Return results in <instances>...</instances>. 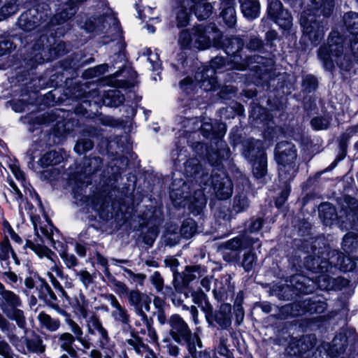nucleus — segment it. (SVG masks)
I'll return each instance as SVG.
<instances>
[{"mask_svg":"<svg viewBox=\"0 0 358 358\" xmlns=\"http://www.w3.org/2000/svg\"><path fill=\"white\" fill-rule=\"evenodd\" d=\"M18 9L16 0H11L1 8V13L4 16H10L15 14Z\"/></svg>","mask_w":358,"mask_h":358,"instance_id":"nucleus-53","label":"nucleus"},{"mask_svg":"<svg viewBox=\"0 0 358 358\" xmlns=\"http://www.w3.org/2000/svg\"><path fill=\"white\" fill-rule=\"evenodd\" d=\"M76 310L79 313L80 315L84 318L88 316V303L85 299L84 296L80 295V299H76L74 306Z\"/></svg>","mask_w":358,"mask_h":358,"instance_id":"nucleus-46","label":"nucleus"},{"mask_svg":"<svg viewBox=\"0 0 358 358\" xmlns=\"http://www.w3.org/2000/svg\"><path fill=\"white\" fill-rule=\"evenodd\" d=\"M194 48L204 50L210 47L212 41L220 37V31L215 24L207 26L199 25L192 29Z\"/></svg>","mask_w":358,"mask_h":358,"instance_id":"nucleus-9","label":"nucleus"},{"mask_svg":"<svg viewBox=\"0 0 358 358\" xmlns=\"http://www.w3.org/2000/svg\"><path fill=\"white\" fill-rule=\"evenodd\" d=\"M222 329H227L231 324V306L229 303H223L219 310L213 314V317Z\"/></svg>","mask_w":358,"mask_h":358,"instance_id":"nucleus-20","label":"nucleus"},{"mask_svg":"<svg viewBox=\"0 0 358 358\" xmlns=\"http://www.w3.org/2000/svg\"><path fill=\"white\" fill-rule=\"evenodd\" d=\"M38 319L41 326L50 331H55L60 327V321L59 320L53 319L43 312L38 314Z\"/></svg>","mask_w":358,"mask_h":358,"instance_id":"nucleus-29","label":"nucleus"},{"mask_svg":"<svg viewBox=\"0 0 358 358\" xmlns=\"http://www.w3.org/2000/svg\"><path fill=\"white\" fill-rule=\"evenodd\" d=\"M346 205H343L342 208L337 214L335 208L330 203H324L319 207L320 217L323 220L325 224H331V222L337 218L342 219L345 215L346 220H354L358 216V201L351 199L349 204V199H345Z\"/></svg>","mask_w":358,"mask_h":358,"instance_id":"nucleus-8","label":"nucleus"},{"mask_svg":"<svg viewBox=\"0 0 358 358\" xmlns=\"http://www.w3.org/2000/svg\"><path fill=\"white\" fill-rule=\"evenodd\" d=\"M324 250L326 252L325 257L323 256L324 252H320L318 251L317 256L314 257L310 256L306 259V266L308 269L315 273L322 272L324 268L327 271L329 270V265L331 267L334 265L340 270L346 272L352 270L355 267V262L358 260V259H354L351 255L345 257L343 253L337 250L329 251L327 248ZM315 255H316L315 252Z\"/></svg>","mask_w":358,"mask_h":358,"instance_id":"nucleus-5","label":"nucleus"},{"mask_svg":"<svg viewBox=\"0 0 358 358\" xmlns=\"http://www.w3.org/2000/svg\"><path fill=\"white\" fill-rule=\"evenodd\" d=\"M250 206L249 201L245 194H241L234 199L233 210L236 213L245 210Z\"/></svg>","mask_w":358,"mask_h":358,"instance_id":"nucleus-38","label":"nucleus"},{"mask_svg":"<svg viewBox=\"0 0 358 358\" xmlns=\"http://www.w3.org/2000/svg\"><path fill=\"white\" fill-rule=\"evenodd\" d=\"M76 275L85 287H87L93 282V277L87 271H76Z\"/></svg>","mask_w":358,"mask_h":358,"instance_id":"nucleus-55","label":"nucleus"},{"mask_svg":"<svg viewBox=\"0 0 358 358\" xmlns=\"http://www.w3.org/2000/svg\"><path fill=\"white\" fill-rule=\"evenodd\" d=\"M180 5L177 8L176 20L179 27H185L189 24L193 0H178Z\"/></svg>","mask_w":358,"mask_h":358,"instance_id":"nucleus-19","label":"nucleus"},{"mask_svg":"<svg viewBox=\"0 0 358 358\" xmlns=\"http://www.w3.org/2000/svg\"><path fill=\"white\" fill-rule=\"evenodd\" d=\"M324 69L331 71L336 64L341 69L348 70L351 64L350 57L343 52L342 38L336 32L331 33L327 45H322L317 52Z\"/></svg>","mask_w":358,"mask_h":358,"instance_id":"nucleus-4","label":"nucleus"},{"mask_svg":"<svg viewBox=\"0 0 358 358\" xmlns=\"http://www.w3.org/2000/svg\"><path fill=\"white\" fill-rule=\"evenodd\" d=\"M26 345L28 350L32 352L43 353L45 350V345H43V341L39 338L27 339Z\"/></svg>","mask_w":358,"mask_h":358,"instance_id":"nucleus-42","label":"nucleus"},{"mask_svg":"<svg viewBox=\"0 0 358 358\" xmlns=\"http://www.w3.org/2000/svg\"><path fill=\"white\" fill-rule=\"evenodd\" d=\"M307 311L310 313H322L327 308V303L323 301H308Z\"/></svg>","mask_w":358,"mask_h":358,"instance_id":"nucleus-50","label":"nucleus"},{"mask_svg":"<svg viewBox=\"0 0 358 358\" xmlns=\"http://www.w3.org/2000/svg\"><path fill=\"white\" fill-rule=\"evenodd\" d=\"M342 249L354 259H358V235L350 232L345 235L342 242Z\"/></svg>","mask_w":358,"mask_h":358,"instance_id":"nucleus-23","label":"nucleus"},{"mask_svg":"<svg viewBox=\"0 0 358 358\" xmlns=\"http://www.w3.org/2000/svg\"><path fill=\"white\" fill-rule=\"evenodd\" d=\"M60 257L63 259L66 267L69 268L74 267L78 264V260L76 256L73 254L69 253L66 250L60 252Z\"/></svg>","mask_w":358,"mask_h":358,"instance_id":"nucleus-51","label":"nucleus"},{"mask_svg":"<svg viewBox=\"0 0 358 358\" xmlns=\"http://www.w3.org/2000/svg\"><path fill=\"white\" fill-rule=\"evenodd\" d=\"M0 307L3 313L14 308L21 306L22 301L20 297L13 292L5 289L4 285L0 282Z\"/></svg>","mask_w":358,"mask_h":358,"instance_id":"nucleus-15","label":"nucleus"},{"mask_svg":"<svg viewBox=\"0 0 358 358\" xmlns=\"http://www.w3.org/2000/svg\"><path fill=\"white\" fill-rule=\"evenodd\" d=\"M150 280L157 292H162L164 288V279L159 272L155 271Z\"/></svg>","mask_w":358,"mask_h":358,"instance_id":"nucleus-54","label":"nucleus"},{"mask_svg":"<svg viewBox=\"0 0 358 358\" xmlns=\"http://www.w3.org/2000/svg\"><path fill=\"white\" fill-rule=\"evenodd\" d=\"M15 45L9 39H4L0 41V56L10 53L15 50Z\"/></svg>","mask_w":358,"mask_h":358,"instance_id":"nucleus-57","label":"nucleus"},{"mask_svg":"<svg viewBox=\"0 0 358 358\" xmlns=\"http://www.w3.org/2000/svg\"><path fill=\"white\" fill-rule=\"evenodd\" d=\"M9 185L11 187L10 192L13 195L15 200L18 203L19 206L20 207L21 201H22L23 196L22 194L16 185V184L13 181L10 180L9 182Z\"/></svg>","mask_w":358,"mask_h":358,"instance_id":"nucleus-60","label":"nucleus"},{"mask_svg":"<svg viewBox=\"0 0 358 358\" xmlns=\"http://www.w3.org/2000/svg\"><path fill=\"white\" fill-rule=\"evenodd\" d=\"M263 58L257 55L246 57L235 56L234 59L227 62L223 57H215L210 62V66L199 70L196 73V78L201 82V87L205 91L215 90L217 86V81L214 74L216 71H224L229 70L244 71L252 63L260 64Z\"/></svg>","mask_w":358,"mask_h":358,"instance_id":"nucleus-3","label":"nucleus"},{"mask_svg":"<svg viewBox=\"0 0 358 358\" xmlns=\"http://www.w3.org/2000/svg\"><path fill=\"white\" fill-rule=\"evenodd\" d=\"M334 7V0H311L310 9L304 10L300 17V24L303 34L307 36L312 44L317 45L323 39L327 22L317 20V17L322 15L329 16Z\"/></svg>","mask_w":358,"mask_h":358,"instance_id":"nucleus-2","label":"nucleus"},{"mask_svg":"<svg viewBox=\"0 0 358 358\" xmlns=\"http://www.w3.org/2000/svg\"><path fill=\"white\" fill-rule=\"evenodd\" d=\"M178 43L182 46V48H194V35L192 34V31L189 33L187 30H183L181 31Z\"/></svg>","mask_w":358,"mask_h":358,"instance_id":"nucleus-44","label":"nucleus"},{"mask_svg":"<svg viewBox=\"0 0 358 358\" xmlns=\"http://www.w3.org/2000/svg\"><path fill=\"white\" fill-rule=\"evenodd\" d=\"M66 322L71 332V334L73 335L76 341H78L85 349H90L92 343L88 339L83 336V331L81 327L72 319H68Z\"/></svg>","mask_w":358,"mask_h":358,"instance_id":"nucleus-27","label":"nucleus"},{"mask_svg":"<svg viewBox=\"0 0 358 358\" xmlns=\"http://www.w3.org/2000/svg\"><path fill=\"white\" fill-rule=\"evenodd\" d=\"M17 24L19 27L24 31H31L36 27V22L31 19L27 13H22L20 16Z\"/></svg>","mask_w":358,"mask_h":358,"instance_id":"nucleus-37","label":"nucleus"},{"mask_svg":"<svg viewBox=\"0 0 358 358\" xmlns=\"http://www.w3.org/2000/svg\"><path fill=\"white\" fill-rule=\"evenodd\" d=\"M63 157L59 152L52 150L43 155L38 160V164L43 167L53 166L59 164Z\"/></svg>","mask_w":358,"mask_h":358,"instance_id":"nucleus-28","label":"nucleus"},{"mask_svg":"<svg viewBox=\"0 0 358 358\" xmlns=\"http://www.w3.org/2000/svg\"><path fill=\"white\" fill-rule=\"evenodd\" d=\"M243 41L239 37L226 38L223 42V48L230 59L235 56H241L238 54L243 47ZM243 57V56L241 55Z\"/></svg>","mask_w":358,"mask_h":358,"instance_id":"nucleus-24","label":"nucleus"},{"mask_svg":"<svg viewBox=\"0 0 358 358\" xmlns=\"http://www.w3.org/2000/svg\"><path fill=\"white\" fill-rule=\"evenodd\" d=\"M226 130V125L222 122H216L213 125L211 122H206L201 127V131L206 138L213 136L215 138H220L225 134Z\"/></svg>","mask_w":358,"mask_h":358,"instance_id":"nucleus-22","label":"nucleus"},{"mask_svg":"<svg viewBox=\"0 0 358 358\" xmlns=\"http://www.w3.org/2000/svg\"><path fill=\"white\" fill-rule=\"evenodd\" d=\"M217 352L220 355L224 356L226 358H234L233 354L227 347L226 340L224 338L220 339V344L217 347Z\"/></svg>","mask_w":358,"mask_h":358,"instance_id":"nucleus-59","label":"nucleus"},{"mask_svg":"<svg viewBox=\"0 0 358 358\" xmlns=\"http://www.w3.org/2000/svg\"><path fill=\"white\" fill-rule=\"evenodd\" d=\"M114 310L111 313L113 319L124 325L129 324L130 316L127 308L122 306L117 297L113 294H106L103 296Z\"/></svg>","mask_w":358,"mask_h":358,"instance_id":"nucleus-13","label":"nucleus"},{"mask_svg":"<svg viewBox=\"0 0 358 358\" xmlns=\"http://www.w3.org/2000/svg\"><path fill=\"white\" fill-rule=\"evenodd\" d=\"M182 342H185L187 344V350L192 355V357L198 353L196 351V346H198L199 348H202L201 340L196 333H194V335H192V333H191L188 339L182 340Z\"/></svg>","mask_w":358,"mask_h":358,"instance_id":"nucleus-33","label":"nucleus"},{"mask_svg":"<svg viewBox=\"0 0 358 358\" xmlns=\"http://www.w3.org/2000/svg\"><path fill=\"white\" fill-rule=\"evenodd\" d=\"M272 20L280 27L286 29L291 27L292 17L290 13L287 10H285L284 11H281L280 14L277 15Z\"/></svg>","mask_w":358,"mask_h":358,"instance_id":"nucleus-39","label":"nucleus"},{"mask_svg":"<svg viewBox=\"0 0 358 358\" xmlns=\"http://www.w3.org/2000/svg\"><path fill=\"white\" fill-rule=\"evenodd\" d=\"M143 55L148 57V60L152 64L153 70H157L159 68L161 63L157 52L153 53L150 49H146Z\"/></svg>","mask_w":358,"mask_h":358,"instance_id":"nucleus-52","label":"nucleus"},{"mask_svg":"<svg viewBox=\"0 0 358 358\" xmlns=\"http://www.w3.org/2000/svg\"><path fill=\"white\" fill-rule=\"evenodd\" d=\"M10 320H15L20 328H24L26 325V320L22 310L18 308H14L4 313Z\"/></svg>","mask_w":358,"mask_h":358,"instance_id":"nucleus-34","label":"nucleus"},{"mask_svg":"<svg viewBox=\"0 0 358 358\" xmlns=\"http://www.w3.org/2000/svg\"><path fill=\"white\" fill-rule=\"evenodd\" d=\"M32 222L36 231V238L33 241L27 240L24 248H30L40 257H45L48 259V262L46 266L48 268V271L47 272V275L53 287L60 291L63 294H65L66 292L59 282L57 280V278L60 279H63L64 278L62 268L56 262V254L48 247L43 245V241L40 234L41 233L45 238L50 239L52 238V226L50 223H48V226H38L34 218H32Z\"/></svg>","mask_w":358,"mask_h":358,"instance_id":"nucleus-1","label":"nucleus"},{"mask_svg":"<svg viewBox=\"0 0 358 358\" xmlns=\"http://www.w3.org/2000/svg\"><path fill=\"white\" fill-rule=\"evenodd\" d=\"M256 262L257 257L255 254L250 252L244 255L241 265L246 272H249L252 270Z\"/></svg>","mask_w":358,"mask_h":358,"instance_id":"nucleus-45","label":"nucleus"},{"mask_svg":"<svg viewBox=\"0 0 358 358\" xmlns=\"http://www.w3.org/2000/svg\"><path fill=\"white\" fill-rule=\"evenodd\" d=\"M94 143L90 139H81L77 142L74 150L78 154H83L93 148Z\"/></svg>","mask_w":358,"mask_h":358,"instance_id":"nucleus-49","label":"nucleus"},{"mask_svg":"<svg viewBox=\"0 0 358 358\" xmlns=\"http://www.w3.org/2000/svg\"><path fill=\"white\" fill-rule=\"evenodd\" d=\"M176 180L172 184L170 192V197L175 206H185L186 200L188 199L189 195L188 192H185L188 189L187 185L182 182L181 189L176 188Z\"/></svg>","mask_w":358,"mask_h":358,"instance_id":"nucleus-26","label":"nucleus"},{"mask_svg":"<svg viewBox=\"0 0 358 358\" xmlns=\"http://www.w3.org/2000/svg\"><path fill=\"white\" fill-rule=\"evenodd\" d=\"M331 118L328 117H317L311 120V125L314 129H326L329 127Z\"/></svg>","mask_w":358,"mask_h":358,"instance_id":"nucleus-47","label":"nucleus"},{"mask_svg":"<svg viewBox=\"0 0 358 358\" xmlns=\"http://www.w3.org/2000/svg\"><path fill=\"white\" fill-rule=\"evenodd\" d=\"M241 10L244 17L254 20L260 13V3L258 0H239Z\"/></svg>","mask_w":358,"mask_h":358,"instance_id":"nucleus-21","label":"nucleus"},{"mask_svg":"<svg viewBox=\"0 0 358 358\" xmlns=\"http://www.w3.org/2000/svg\"><path fill=\"white\" fill-rule=\"evenodd\" d=\"M196 231V224L192 219H187L183 221L180 234L185 238H189L192 237Z\"/></svg>","mask_w":358,"mask_h":358,"instance_id":"nucleus-35","label":"nucleus"},{"mask_svg":"<svg viewBox=\"0 0 358 358\" xmlns=\"http://www.w3.org/2000/svg\"><path fill=\"white\" fill-rule=\"evenodd\" d=\"M257 238L248 236H237L224 243L222 248L225 250H230L234 253H238L241 249H246L252 246Z\"/></svg>","mask_w":358,"mask_h":358,"instance_id":"nucleus-16","label":"nucleus"},{"mask_svg":"<svg viewBox=\"0 0 358 358\" xmlns=\"http://www.w3.org/2000/svg\"><path fill=\"white\" fill-rule=\"evenodd\" d=\"M243 154L246 158H252L256 155V159L252 164L254 176L257 178L264 177L267 173V157L262 150L260 141L250 139L243 144Z\"/></svg>","mask_w":358,"mask_h":358,"instance_id":"nucleus-7","label":"nucleus"},{"mask_svg":"<svg viewBox=\"0 0 358 358\" xmlns=\"http://www.w3.org/2000/svg\"><path fill=\"white\" fill-rule=\"evenodd\" d=\"M136 315L140 318L141 322H142L143 325L145 326H149V324L152 323V320L148 318V315H146L144 307H138L134 309Z\"/></svg>","mask_w":358,"mask_h":358,"instance_id":"nucleus-58","label":"nucleus"},{"mask_svg":"<svg viewBox=\"0 0 358 358\" xmlns=\"http://www.w3.org/2000/svg\"><path fill=\"white\" fill-rule=\"evenodd\" d=\"M202 276V269L200 266H194L192 267H187L183 276V282L185 283H189L194 279Z\"/></svg>","mask_w":358,"mask_h":358,"instance_id":"nucleus-40","label":"nucleus"},{"mask_svg":"<svg viewBox=\"0 0 358 358\" xmlns=\"http://www.w3.org/2000/svg\"><path fill=\"white\" fill-rule=\"evenodd\" d=\"M343 20L345 24L352 36L358 34V13L350 12L346 13Z\"/></svg>","mask_w":358,"mask_h":358,"instance_id":"nucleus-32","label":"nucleus"},{"mask_svg":"<svg viewBox=\"0 0 358 358\" xmlns=\"http://www.w3.org/2000/svg\"><path fill=\"white\" fill-rule=\"evenodd\" d=\"M263 46V42L261 39L254 37L250 38L249 43L247 44V48L251 50H259Z\"/></svg>","mask_w":358,"mask_h":358,"instance_id":"nucleus-64","label":"nucleus"},{"mask_svg":"<svg viewBox=\"0 0 358 358\" xmlns=\"http://www.w3.org/2000/svg\"><path fill=\"white\" fill-rule=\"evenodd\" d=\"M220 15L227 26L229 27L235 26L237 19L234 3L232 1H225L222 3V12Z\"/></svg>","mask_w":358,"mask_h":358,"instance_id":"nucleus-25","label":"nucleus"},{"mask_svg":"<svg viewBox=\"0 0 358 358\" xmlns=\"http://www.w3.org/2000/svg\"><path fill=\"white\" fill-rule=\"evenodd\" d=\"M169 334L178 343L187 340L192 333L187 323L178 314L172 315L168 320Z\"/></svg>","mask_w":358,"mask_h":358,"instance_id":"nucleus-11","label":"nucleus"},{"mask_svg":"<svg viewBox=\"0 0 358 358\" xmlns=\"http://www.w3.org/2000/svg\"><path fill=\"white\" fill-rule=\"evenodd\" d=\"M282 3L278 1H271L268 8V14L271 20L275 17L277 15H280L281 11H284Z\"/></svg>","mask_w":358,"mask_h":358,"instance_id":"nucleus-48","label":"nucleus"},{"mask_svg":"<svg viewBox=\"0 0 358 358\" xmlns=\"http://www.w3.org/2000/svg\"><path fill=\"white\" fill-rule=\"evenodd\" d=\"M115 292L120 297H127L131 289L123 282L116 280L112 275L108 278Z\"/></svg>","mask_w":358,"mask_h":358,"instance_id":"nucleus-36","label":"nucleus"},{"mask_svg":"<svg viewBox=\"0 0 358 358\" xmlns=\"http://www.w3.org/2000/svg\"><path fill=\"white\" fill-rule=\"evenodd\" d=\"M146 331L150 338V341L156 343L158 340V336L155 329L152 326V323L149 324V326H145L144 329L140 330V332L143 334H145Z\"/></svg>","mask_w":358,"mask_h":358,"instance_id":"nucleus-61","label":"nucleus"},{"mask_svg":"<svg viewBox=\"0 0 358 358\" xmlns=\"http://www.w3.org/2000/svg\"><path fill=\"white\" fill-rule=\"evenodd\" d=\"M210 185L216 197L219 199H227L232 195V182L224 172L213 174Z\"/></svg>","mask_w":358,"mask_h":358,"instance_id":"nucleus-10","label":"nucleus"},{"mask_svg":"<svg viewBox=\"0 0 358 358\" xmlns=\"http://www.w3.org/2000/svg\"><path fill=\"white\" fill-rule=\"evenodd\" d=\"M197 85H199V87L201 88V82L200 80H196V78L193 80L191 78L187 77L180 81V87L184 92L190 94L194 90Z\"/></svg>","mask_w":358,"mask_h":358,"instance_id":"nucleus-43","label":"nucleus"},{"mask_svg":"<svg viewBox=\"0 0 358 358\" xmlns=\"http://www.w3.org/2000/svg\"><path fill=\"white\" fill-rule=\"evenodd\" d=\"M127 299L129 305L134 309L143 306L145 310L150 311L152 300L147 294L141 292L138 289H134L131 290Z\"/></svg>","mask_w":358,"mask_h":358,"instance_id":"nucleus-18","label":"nucleus"},{"mask_svg":"<svg viewBox=\"0 0 358 358\" xmlns=\"http://www.w3.org/2000/svg\"><path fill=\"white\" fill-rule=\"evenodd\" d=\"M10 252H12L13 256L15 255L11 249L9 241L8 239H4L1 243L0 259L3 260L8 259Z\"/></svg>","mask_w":358,"mask_h":358,"instance_id":"nucleus-56","label":"nucleus"},{"mask_svg":"<svg viewBox=\"0 0 358 358\" xmlns=\"http://www.w3.org/2000/svg\"><path fill=\"white\" fill-rule=\"evenodd\" d=\"M127 343L129 345L132 346L135 352L140 355L147 354L148 350L151 349L148 345L143 343L140 339L137 338L128 339L127 340Z\"/></svg>","mask_w":358,"mask_h":358,"instance_id":"nucleus-41","label":"nucleus"},{"mask_svg":"<svg viewBox=\"0 0 358 358\" xmlns=\"http://www.w3.org/2000/svg\"><path fill=\"white\" fill-rule=\"evenodd\" d=\"M296 150L293 143L288 141L278 143L275 148V159L278 164V175L280 180L290 181L296 172Z\"/></svg>","mask_w":358,"mask_h":358,"instance_id":"nucleus-6","label":"nucleus"},{"mask_svg":"<svg viewBox=\"0 0 358 358\" xmlns=\"http://www.w3.org/2000/svg\"><path fill=\"white\" fill-rule=\"evenodd\" d=\"M87 332L89 334L94 335L99 334L98 345L101 349L106 348L110 341V337L107 330L103 327L99 317L92 315L86 321Z\"/></svg>","mask_w":358,"mask_h":358,"instance_id":"nucleus-12","label":"nucleus"},{"mask_svg":"<svg viewBox=\"0 0 358 358\" xmlns=\"http://www.w3.org/2000/svg\"><path fill=\"white\" fill-rule=\"evenodd\" d=\"M124 101V96L118 90H108L103 99V102L107 105L117 107Z\"/></svg>","mask_w":358,"mask_h":358,"instance_id":"nucleus-31","label":"nucleus"},{"mask_svg":"<svg viewBox=\"0 0 358 358\" xmlns=\"http://www.w3.org/2000/svg\"><path fill=\"white\" fill-rule=\"evenodd\" d=\"M185 173L189 178H192L201 187L202 184L206 185V178L208 174L202 169L197 159H189L185 164Z\"/></svg>","mask_w":358,"mask_h":358,"instance_id":"nucleus-14","label":"nucleus"},{"mask_svg":"<svg viewBox=\"0 0 358 358\" xmlns=\"http://www.w3.org/2000/svg\"><path fill=\"white\" fill-rule=\"evenodd\" d=\"M97 263L104 268L103 272L106 277L111 278V273L108 268V259L100 254H97L96 257Z\"/></svg>","mask_w":358,"mask_h":358,"instance_id":"nucleus-62","label":"nucleus"},{"mask_svg":"<svg viewBox=\"0 0 358 358\" xmlns=\"http://www.w3.org/2000/svg\"><path fill=\"white\" fill-rule=\"evenodd\" d=\"M199 307L202 309V310L206 314V320L208 322H210V318L213 317V307L210 304V303L207 301V299L202 303Z\"/></svg>","mask_w":358,"mask_h":358,"instance_id":"nucleus-63","label":"nucleus"},{"mask_svg":"<svg viewBox=\"0 0 358 358\" xmlns=\"http://www.w3.org/2000/svg\"><path fill=\"white\" fill-rule=\"evenodd\" d=\"M192 8L194 9L196 16L199 20H204L210 17L213 10V6L210 3L201 1L196 3L193 1Z\"/></svg>","mask_w":358,"mask_h":358,"instance_id":"nucleus-30","label":"nucleus"},{"mask_svg":"<svg viewBox=\"0 0 358 358\" xmlns=\"http://www.w3.org/2000/svg\"><path fill=\"white\" fill-rule=\"evenodd\" d=\"M54 337L57 338V345L61 351L66 352L68 355L72 358L78 357V352L74 348V343L76 341L73 335L69 332L57 334Z\"/></svg>","mask_w":358,"mask_h":358,"instance_id":"nucleus-17","label":"nucleus"}]
</instances>
